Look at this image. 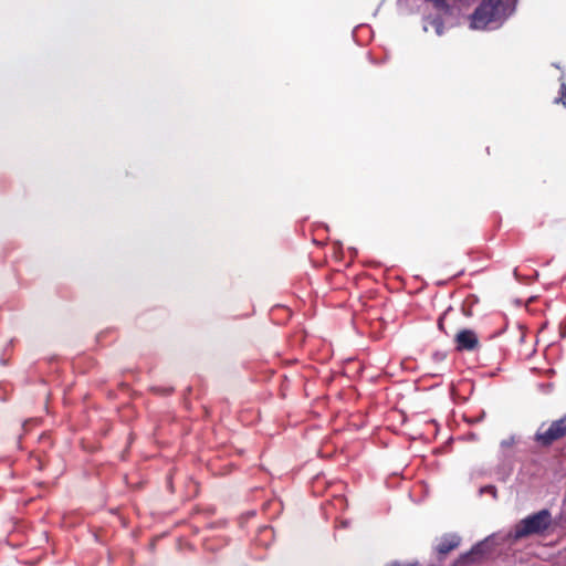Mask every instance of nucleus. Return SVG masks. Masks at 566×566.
<instances>
[{
  "instance_id": "f257e3e1",
  "label": "nucleus",
  "mask_w": 566,
  "mask_h": 566,
  "mask_svg": "<svg viewBox=\"0 0 566 566\" xmlns=\"http://www.w3.org/2000/svg\"><path fill=\"white\" fill-rule=\"evenodd\" d=\"M514 10L515 0H482L470 15V28L473 30L497 29Z\"/></svg>"
},
{
  "instance_id": "f03ea898",
  "label": "nucleus",
  "mask_w": 566,
  "mask_h": 566,
  "mask_svg": "<svg viewBox=\"0 0 566 566\" xmlns=\"http://www.w3.org/2000/svg\"><path fill=\"white\" fill-rule=\"evenodd\" d=\"M552 524V514L543 509L521 520L514 527L513 537L520 539L530 535L543 534Z\"/></svg>"
},
{
  "instance_id": "7ed1b4c3",
  "label": "nucleus",
  "mask_w": 566,
  "mask_h": 566,
  "mask_svg": "<svg viewBox=\"0 0 566 566\" xmlns=\"http://www.w3.org/2000/svg\"><path fill=\"white\" fill-rule=\"evenodd\" d=\"M566 436V413L553 421L548 428L542 426L536 434L535 440L544 447L551 446L554 441Z\"/></svg>"
},
{
  "instance_id": "20e7f679",
  "label": "nucleus",
  "mask_w": 566,
  "mask_h": 566,
  "mask_svg": "<svg viewBox=\"0 0 566 566\" xmlns=\"http://www.w3.org/2000/svg\"><path fill=\"white\" fill-rule=\"evenodd\" d=\"M514 443H515L514 436H511L510 438L501 441L500 459L502 461V464H500L495 471L497 480H500V481H506L513 471V452L506 451V449L512 448L514 446Z\"/></svg>"
},
{
  "instance_id": "39448f33",
  "label": "nucleus",
  "mask_w": 566,
  "mask_h": 566,
  "mask_svg": "<svg viewBox=\"0 0 566 566\" xmlns=\"http://www.w3.org/2000/svg\"><path fill=\"white\" fill-rule=\"evenodd\" d=\"M458 350H474L479 346V338L474 331L462 329L455 336Z\"/></svg>"
},
{
  "instance_id": "423d86ee",
  "label": "nucleus",
  "mask_w": 566,
  "mask_h": 566,
  "mask_svg": "<svg viewBox=\"0 0 566 566\" xmlns=\"http://www.w3.org/2000/svg\"><path fill=\"white\" fill-rule=\"evenodd\" d=\"M494 543V536H489L485 539L475 544L469 553H467L463 557L474 562L476 558L488 554L492 549V545Z\"/></svg>"
},
{
  "instance_id": "0eeeda50",
  "label": "nucleus",
  "mask_w": 566,
  "mask_h": 566,
  "mask_svg": "<svg viewBox=\"0 0 566 566\" xmlns=\"http://www.w3.org/2000/svg\"><path fill=\"white\" fill-rule=\"evenodd\" d=\"M461 538L457 534H447L443 535L438 545L436 546V551L440 555H446L452 549L457 548L460 545Z\"/></svg>"
},
{
  "instance_id": "6e6552de",
  "label": "nucleus",
  "mask_w": 566,
  "mask_h": 566,
  "mask_svg": "<svg viewBox=\"0 0 566 566\" xmlns=\"http://www.w3.org/2000/svg\"><path fill=\"white\" fill-rule=\"evenodd\" d=\"M430 23L433 27L437 35L441 36L444 33V23L441 18H433L431 19Z\"/></svg>"
},
{
  "instance_id": "1a4fd4ad",
  "label": "nucleus",
  "mask_w": 566,
  "mask_h": 566,
  "mask_svg": "<svg viewBox=\"0 0 566 566\" xmlns=\"http://www.w3.org/2000/svg\"><path fill=\"white\" fill-rule=\"evenodd\" d=\"M560 97L555 99V103H562L566 107V83L564 76H560Z\"/></svg>"
},
{
  "instance_id": "9d476101",
  "label": "nucleus",
  "mask_w": 566,
  "mask_h": 566,
  "mask_svg": "<svg viewBox=\"0 0 566 566\" xmlns=\"http://www.w3.org/2000/svg\"><path fill=\"white\" fill-rule=\"evenodd\" d=\"M480 493H489L491 494L494 499L496 497V489L494 485H486V486H483L480 489Z\"/></svg>"
},
{
  "instance_id": "9b49d317",
  "label": "nucleus",
  "mask_w": 566,
  "mask_h": 566,
  "mask_svg": "<svg viewBox=\"0 0 566 566\" xmlns=\"http://www.w3.org/2000/svg\"><path fill=\"white\" fill-rule=\"evenodd\" d=\"M389 566H416L415 564H408V565H401L399 563H392L391 565Z\"/></svg>"
},
{
  "instance_id": "f8f14e48",
  "label": "nucleus",
  "mask_w": 566,
  "mask_h": 566,
  "mask_svg": "<svg viewBox=\"0 0 566 566\" xmlns=\"http://www.w3.org/2000/svg\"><path fill=\"white\" fill-rule=\"evenodd\" d=\"M434 358L441 360V359H443V355L437 353V354H434Z\"/></svg>"
}]
</instances>
